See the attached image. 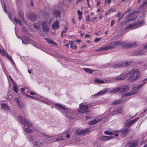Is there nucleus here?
<instances>
[{"label": "nucleus", "mask_w": 147, "mask_h": 147, "mask_svg": "<svg viewBox=\"0 0 147 147\" xmlns=\"http://www.w3.org/2000/svg\"><path fill=\"white\" fill-rule=\"evenodd\" d=\"M128 75L129 76L127 81L129 82H133L136 80L140 76L139 71L137 69H133L130 70L127 73H122L121 75L114 78L111 79L110 78H106L101 80L98 78H95L93 82L96 83H103L108 82H118L119 80H122L126 78Z\"/></svg>", "instance_id": "1"}, {"label": "nucleus", "mask_w": 147, "mask_h": 147, "mask_svg": "<svg viewBox=\"0 0 147 147\" xmlns=\"http://www.w3.org/2000/svg\"><path fill=\"white\" fill-rule=\"evenodd\" d=\"M18 118L20 121L23 125H27V127L25 129L26 132L28 134L31 133L34 129L33 127V125L31 122L25 119L23 117H18Z\"/></svg>", "instance_id": "2"}, {"label": "nucleus", "mask_w": 147, "mask_h": 147, "mask_svg": "<svg viewBox=\"0 0 147 147\" xmlns=\"http://www.w3.org/2000/svg\"><path fill=\"white\" fill-rule=\"evenodd\" d=\"M35 28L37 30L39 29L41 27L44 31L48 32L49 30V28L46 21H42V22H38L34 25Z\"/></svg>", "instance_id": "3"}, {"label": "nucleus", "mask_w": 147, "mask_h": 147, "mask_svg": "<svg viewBox=\"0 0 147 147\" xmlns=\"http://www.w3.org/2000/svg\"><path fill=\"white\" fill-rule=\"evenodd\" d=\"M119 42H113L100 48V51L102 50L107 51L117 48V46L121 45Z\"/></svg>", "instance_id": "4"}, {"label": "nucleus", "mask_w": 147, "mask_h": 147, "mask_svg": "<svg viewBox=\"0 0 147 147\" xmlns=\"http://www.w3.org/2000/svg\"><path fill=\"white\" fill-rule=\"evenodd\" d=\"M55 105L60 109H62L66 111L65 112V113L66 114L65 115L70 118V120L73 119V117L71 116L70 114H71V111L69 109L66 108L65 106L56 103L55 104Z\"/></svg>", "instance_id": "5"}, {"label": "nucleus", "mask_w": 147, "mask_h": 147, "mask_svg": "<svg viewBox=\"0 0 147 147\" xmlns=\"http://www.w3.org/2000/svg\"><path fill=\"white\" fill-rule=\"evenodd\" d=\"M129 90L128 86L126 85H123V86H120L117 88L112 90L110 92V93H116L117 92L120 93L124 92L127 91Z\"/></svg>", "instance_id": "6"}, {"label": "nucleus", "mask_w": 147, "mask_h": 147, "mask_svg": "<svg viewBox=\"0 0 147 147\" xmlns=\"http://www.w3.org/2000/svg\"><path fill=\"white\" fill-rule=\"evenodd\" d=\"M115 42H119L121 44V45H118L117 46V48L119 46H121L122 47L130 48L134 47L136 45V42H131L127 44H126L125 42H120L118 41H115Z\"/></svg>", "instance_id": "7"}, {"label": "nucleus", "mask_w": 147, "mask_h": 147, "mask_svg": "<svg viewBox=\"0 0 147 147\" xmlns=\"http://www.w3.org/2000/svg\"><path fill=\"white\" fill-rule=\"evenodd\" d=\"M144 84V83H143L141 85L139 86L138 87H133L132 89L131 92L125 93L124 94V96H126L135 94L139 90Z\"/></svg>", "instance_id": "8"}, {"label": "nucleus", "mask_w": 147, "mask_h": 147, "mask_svg": "<svg viewBox=\"0 0 147 147\" xmlns=\"http://www.w3.org/2000/svg\"><path fill=\"white\" fill-rule=\"evenodd\" d=\"M144 23L143 20L138 21L135 25L130 24L125 28L126 30L127 28H129L130 29H134L139 27L142 26Z\"/></svg>", "instance_id": "9"}, {"label": "nucleus", "mask_w": 147, "mask_h": 147, "mask_svg": "<svg viewBox=\"0 0 147 147\" xmlns=\"http://www.w3.org/2000/svg\"><path fill=\"white\" fill-rule=\"evenodd\" d=\"M0 53L2 55L7 57L12 64L14 63V61L12 58L9 55L6 51L3 49H2L1 47V46H0Z\"/></svg>", "instance_id": "10"}, {"label": "nucleus", "mask_w": 147, "mask_h": 147, "mask_svg": "<svg viewBox=\"0 0 147 147\" xmlns=\"http://www.w3.org/2000/svg\"><path fill=\"white\" fill-rule=\"evenodd\" d=\"M64 5V4L62 3H59V5L57 7L59 9L58 10L57 9L53 11V14L56 17L60 18L61 14L60 13V10L62 9V7Z\"/></svg>", "instance_id": "11"}, {"label": "nucleus", "mask_w": 147, "mask_h": 147, "mask_svg": "<svg viewBox=\"0 0 147 147\" xmlns=\"http://www.w3.org/2000/svg\"><path fill=\"white\" fill-rule=\"evenodd\" d=\"M88 108V105H85L82 104H80V109L78 110V111L82 113H87L89 111Z\"/></svg>", "instance_id": "12"}, {"label": "nucleus", "mask_w": 147, "mask_h": 147, "mask_svg": "<svg viewBox=\"0 0 147 147\" xmlns=\"http://www.w3.org/2000/svg\"><path fill=\"white\" fill-rule=\"evenodd\" d=\"M139 118L134 119L133 120H131L129 121H126L125 123H124V125L125 127H129L133 123H134Z\"/></svg>", "instance_id": "13"}, {"label": "nucleus", "mask_w": 147, "mask_h": 147, "mask_svg": "<svg viewBox=\"0 0 147 147\" xmlns=\"http://www.w3.org/2000/svg\"><path fill=\"white\" fill-rule=\"evenodd\" d=\"M138 13V12L137 11H134L132 13H131L127 17H126V18H127L129 17L132 16H133L132 17H131L130 18V19H129V21H132L134 20L136 18V16L135 15Z\"/></svg>", "instance_id": "14"}, {"label": "nucleus", "mask_w": 147, "mask_h": 147, "mask_svg": "<svg viewBox=\"0 0 147 147\" xmlns=\"http://www.w3.org/2000/svg\"><path fill=\"white\" fill-rule=\"evenodd\" d=\"M28 18L30 20L34 21L37 20V16L34 13H30L28 15Z\"/></svg>", "instance_id": "15"}, {"label": "nucleus", "mask_w": 147, "mask_h": 147, "mask_svg": "<svg viewBox=\"0 0 147 147\" xmlns=\"http://www.w3.org/2000/svg\"><path fill=\"white\" fill-rule=\"evenodd\" d=\"M138 143V142L137 140H135L133 142H129L126 144H129L128 147H136Z\"/></svg>", "instance_id": "16"}, {"label": "nucleus", "mask_w": 147, "mask_h": 147, "mask_svg": "<svg viewBox=\"0 0 147 147\" xmlns=\"http://www.w3.org/2000/svg\"><path fill=\"white\" fill-rule=\"evenodd\" d=\"M66 133H63L59 135L58 138H56V140L58 141L65 140V136Z\"/></svg>", "instance_id": "17"}, {"label": "nucleus", "mask_w": 147, "mask_h": 147, "mask_svg": "<svg viewBox=\"0 0 147 147\" xmlns=\"http://www.w3.org/2000/svg\"><path fill=\"white\" fill-rule=\"evenodd\" d=\"M147 7V0H144L143 1L142 5L140 6V9L142 10V11L144 9H146Z\"/></svg>", "instance_id": "18"}, {"label": "nucleus", "mask_w": 147, "mask_h": 147, "mask_svg": "<svg viewBox=\"0 0 147 147\" xmlns=\"http://www.w3.org/2000/svg\"><path fill=\"white\" fill-rule=\"evenodd\" d=\"M130 131V129L128 128H125L121 131V133L123 136H125L128 134Z\"/></svg>", "instance_id": "19"}, {"label": "nucleus", "mask_w": 147, "mask_h": 147, "mask_svg": "<svg viewBox=\"0 0 147 147\" xmlns=\"http://www.w3.org/2000/svg\"><path fill=\"white\" fill-rule=\"evenodd\" d=\"M101 120V119H94L93 120H92L88 122V124L90 125H92L95 124H96L99 122Z\"/></svg>", "instance_id": "20"}, {"label": "nucleus", "mask_w": 147, "mask_h": 147, "mask_svg": "<svg viewBox=\"0 0 147 147\" xmlns=\"http://www.w3.org/2000/svg\"><path fill=\"white\" fill-rule=\"evenodd\" d=\"M59 23L58 21L55 22L52 25V28L55 29H57L59 28Z\"/></svg>", "instance_id": "21"}, {"label": "nucleus", "mask_w": 147, "mask_h": 147, "mask_svg": "<svg viewBox=\"0 0 147 147\" xmlns=\"http://www.w3.org/2000/svg\"><path fill=\"white\" fill-rule=\"evenodd\" d=\"M44 136L45 137H46V139H47V142L49 143H51L54 141V140H53V139H54L53 137L49 136L47 135H44Z\"/></svg>", "instance_id": "22"}, {"label": "nucleus", "mask_w": 147, "mask_h": 147, "mask_svg": "<svg viewBox=\"0 0 147 147\" xmlns=\"http://www.w3.org/2000/svg\"><path fill=\"white\" fill-rule=\"evenodd\" d=\"M86 132V131L85 130H83L82 131L77 130L75 134L78 135H81L85 134Z\"/></svg>", "instance_id": "23"}, {"label": "nucleus", "mask_w": 147, "mask_h": 147, "mask_svg": "<svg viewBox=\"0 0 147 147\" xmlns=\"http://www.w3.org/2000/svg\"><path fill=\"white\" fill-rule=\"evenodd\" d=\"M123 64L121 62L117 64H114L113 65V67L114 69H117L123 67Z\"/></svg>", "instance_id": "24"}, {"label": "nucleus", "mask_w": 147, "mask_h": 147, "mask_svg": "<svg viewBox=\"0 0 147 147\" xmlns=\"http://www.w3.org/2000/svg\"><path fill=\"white\" fill-rule=\"evenodd\" d=\"M49 43L56 45L57 43L52 40L47 38H44Z\"/></svg>", "instance_id": "25"}, {"label": "nucleus", "mask_w": 147, "mask_h": 147, "mask_svg": "<svg viewBox=\"0 0 147 147\" xmlns=\"http://www.w3.org/2000/svg\"><path fill=\"white\" fill-rule=\"evenodd\" d=\"M112 138L110 137L107 136H102L100 139V140L101 141H106L109 140H110Z\"/></svg>", "instance_id": "26"}, {"label": "nucleus", "mask_w": 147, "mask_h": 147, "mask_svg": "<svg viewBox=\"0 0 147 147\" xmlns=\"http://www.w3.org/2000/svg\"><path fill=\"white\" fill-rule=\"evenodd\" d=\"M77 13L78 15V19L79 20H81L82 18V15L83 13L82 11H80L79 10H77Z\"/></svg>", "instance_id": "27"}, {"label": "nucleus", "mask_w": 147, "mask_h": 147, "mask_svg": "<svg viewBox=\"0 0 147 147\" xmlns=\"http://www.w3.org/2000/svg\"><path fill=\"white\" fill-rule=\"evenodd\" d=\"M107 91V90L106 89H104L103 90H102L99 92L97 93L94 94V96H96L98 95H102L105 93H106Z\"/></svg>", "instance_id": "28"}, {"label": "nucleus", "mask_w": 147, "mask_h": 147, "mask_svg": "<svg viewBox=\"0 0 147 147\" xmlns=\"http://www.w3.org/2000/svg\"><path fill=\"white\" fill-rule=\"evenodd\" d=\"M121 63L123 64L122 67H124L130 65L131 63V61H128L125 62H121Z\"/></svg>", "instance_id": "29"}, {"label": "nucleus", "mask_w": 147, "mask_h": 147, "mask_svg": "<svg viewBox=\"0 0 147 147\" xmlns=\"http://www.w3.org/2000/svg\"><path fill=\"white\" fill-rule=\"evenodd\" d=\"M33 144L34 147H40L42 145L41 143L38 141L34 142Z\"/></svg>", "instance_id": "30"}, {"label": "nucleus", "mask_w": 147, "mask_h": 147, "mask_svg": "<svg viewBox=\"0 0 147 147\" xmlns=\"http://www.w3.org/2000/svg\"><path fill=\"white\" fill-rule=\"evenodd\" d=\"M115 11V9H110L109 10H107L105 12V15L107 16L109 15L111 12H113L114 11Z\"/></svg>", "instance_id": "31"}, {"label": "nucleus", "mask_w": 147, "mask_h": 147, "mask_svg": "<svg viewBox=\"0 0 147 147\" xmlns=\"http://www.w3.org/2000/svg\"><path fill=\"white\" fill-rule=\"evenodd\" d=\"M144 52L142 50H139V51L136 52L135 54L136 55H142L144 54Z\"/></svg>", "instance_id": "32"}, {"label": "nucleus", "mask_w": 147, "mask_h": 147, "mask_svg": "<svg viewBox=\"0 0 147 147\" xmlns=\"http://www.w3.org/2000/svg\"><path fill=\"white\" fill-rule=\"evenodd\" d=\"M1 108L2 109H3L4 110H7L8 108V107L6 103H3L1 104Z\"/></svg>", "instance_id": "33"}, {"label": "nucleus", "mask_w": 147, "mask_h": 147, "mask_svg": "<svg viewBox=\"0 0 147 147\" xmlns=\"http://www.w3.org/2000/svg\"><path fill=\"white\" fill-rule=\"evenodd\" d=\"M84 70L86 72L90 74H92L93 72V70L92 69L88 68H85L84 69Z\"/></svg>", "instance_id": "34"}, {"label": "nucleus", "mask_w": 147, "mask_h": 147, "mask_svg": "<svg viewBox=\"0 0 147 147\" xmlns=\"http://www.w3.org/2000/svg\"><path fill=\"white\" fill-rule=\"evenodd\" d=\"M14 20L16 23L18 24L20 26H22V24L20 20L16 18L15 17L14 18Z\"/></svg>", "instance_id": "35"}, {"label": "nucleus", "mask_w": 147, "mask_h": 147, "mask_svg": "<svg viewBox=\"0 0 147 147\" xmlns=\"http://www.w3.org/2000/svg\"><path fill=\"white\" fill-rule=\"evenodd\" d=\"M121 102V100H116L113 101V103L114 105H117V104H120Z\"/></svg>", "instance_id": "36"}, {"label": "nucleus", "mask_w": 147, "mask_h": 147, "mask_svg": "<svg viewBox=\"0 0 147 147\" xmlns=\"http://www.w3.org/2000/svg\"><path fill=\"white\" fill-rule=\"evenodd\" d=\"M15 84V85L13 86V91L16 93H17L18 92V88L16 85V83H13Z\"/></svg>", "instance_id": "37"}, {"label": "nucleus", "mask_w": 147, "mask_h": 147, "mask_svg": "<svg viewBox=\"0 0 147 147\" xmlns=\"http://www.w3.org/2000/svg\"><path fill=\"white\" fill-rule=\"evenodd\" d=\"M74 41H70L69 42V44L71 45V47L72 49L76 48L77 47L76 46H75L73 44Z\"/></svg>", "instance_id": "38"}, {"label": "nucleus", "mask_w": 147, "mask_h": 147, "mask_svg": "<svg viewBox=\"0 0 147 147\" xmlns=\"http://www.w3.org/2000/svg\"><path fill=\"white\" fill-rule=\"evenodd\" d=\"M19 18L22 21H24V15L23 14H21L20 13H19Z\"/></svg>", "instance_id": "39"}, {"label": "nucleus", "mask_w": 147, "mask_h": 147, "mask_svg": "<svg viewBox=\"0 0 147 147\" xmlns=\"http://www.w3.org/2000/svg\"><path fill=\"white\" fill-rule=\"evenodd\" d=\"M17 105L18 107L20 108H23L24 107V105L22 103H20V102Z\"/></svg>", "instance_id": "40"}, {"label": "nucleus", "mask_w": 147, "mask_h": 147, "mask_svg": "<svg viewBox=\"0 0 147 147\" xmlns=\"http://www.w3.org/2000/svg\"><path fill=\"white\" fill-rule=\"evenodd\" d=\"M101 39V38H96L93 41L94 42L97 43L100 41Z\"/></svg>", "instance_id": "41"}, {"label": "nucleus", "mask_w": 147, "mask_h": 147, "mask_svg": "<svg viewBox=\"0 0 147 147\" xmlns=\"http://www.w3.org/2000/svg\"><path fill=\"white\" fill-rule=\"evenodd\" d=\"M123 111L122 109L121 108H119L116 111H115V112H116L117 113H121Z\"/></svg>", "instance_id": "42"}, {"label": "nucleus", "mask_w": 147, "mask_h": 147, "mask_svg": "<svg viewBox=\"0 0 147 147\" xmlns=\"http://www.w3.org/2000/svg\"><path fill=\"white\" fill-rule=\"evenodd\" d=\"M105 133L106 135H109L113 134L112 132L108 131H105Z\"/></svg>", "instance_id": "43"}, {"label": "nucleus", "mask_w": 147, "mask_h": 147, "mask_svg": "<svg viewBox=\"0 0 147 147\" xmlns=\"http://www.w3.org/2000/svg\"><path fill=\"white\" fill-rule=\"evenodd\" d=\"M25 96H27L28 97H30V98H36L34 96H32L31 95H28V94H25Z\"/></svg>", "instance_id": "44"}, {"label": "nucleus", "mask_w": 147, "mask_h": 147, "mask_svg": "<svg viewBox=\"0 0 147 147\" xmlns=\"http://www.w3.org/2000/svg\"><path fill=\"white\" fill-rule=\"evenodd\" d=\"M105 3H107L108 4H110L111 2V0H105Z\"/></svg>", "instance_id": "45"}, {"label": "nucleus", "mask_w": 147, "mask_h": 147, "mask_svg": "<svg viewBox=\"0 0 147 147\" xmlns=\"http://www.w3.org/2000/svg\"><path fill=\"white\" fill-rule=\"evenodd\" d=\"M28 139L30 141H32L33 139L32 136H28Z\"/></svg>", "instance_id": "46"}, {"label": "nucleus", "mask_w": 147, "mask_h": 147, "mask_svg": "<svg viewBox=\"0 0 147 147\" xmlns=\"http://www.w3.org/2000/svg\"><path fill=\"white\" fill-rule=\"evenodd\" d=\"M15 101L17 103V104H18V103H19L20 102H19V98H15Z\"/></svg>", "instance_id": "47"}, {"label": "nucleus", "mask_w": 147, "mask_h": 147, "mask_svg": "<svg viewBox=\"0 0 147 147\" xmlns=\"http://www.w3.org/2000/svg\"><path fill=\"white\" fill-rule=\"evenodd\" d=\"M115 24V21L114 20H113L111 21V26H112L113 25H114Z\"/></svg>", "instance_id": "48"}, {"label": "nucleus", "mask_w": 147, "mask_h": 147, "mask_svg": "<svg viewBox=\"0 0 147 147\" xmlns=\"http://www.w3.org/2000/svg\"><path fill=\"white\" fill-rule=\"evenodd\" d=\"M89 16H87L86 18V20L87 21H89Z\"/></svg>", "instance_id": "49"}, {"label": "nucleus", "mask_w": 147, "mask_h": 147, "mask_svg": "<svg viewBox=\"0 0 147 147\" xmlns=\"http://www.w3.org/2000/svg\"><path fill=\"white\" fill-rule=\"evenodd\" d=\"M142 82H144V83H147V78L144 79L142 81Z\"/></svg>", "instance_id": "50"}, {"label": "nucleus", "mask_w": 147, "mask_h": 147, "mask_svg": "<svg viewBox=\"0 0 147 147\" xmlns=\"http://www.w3.org/2000/svg\"><path fill=\"white\" fill-rule=\"evenodd\" d=\"M129 11V9L127 11H126L123 14V15H122V17H121V18H119V21L121 19V18H122V16H123L126 13H127L128 11Z\"/></svg>", "instance_id": "51"}, {"label": "nucleus", "mask_w": 147, "mask_h": 147, "mask_svg": "<svg viewBox=\"0 0 147 147\" xmlns=\"http://www.w3.org/2000/svg\"><path fill=\"white\" fill-rule=\"evenodd\" d=\"M30 94L32 95L36 94V93L34 92H30Z\"/></svg>", "instance_id": "52"}, {"label": "nucleus", "mask_w": 147, "mask_h": 147, "mask_svg": "<svg viewBox=\"0 0 147 147\" xmlns=\"http://www.w3.org/2000/svg\"><path fill=\"white\" fill-rule=\"evenodd\" d=\"M66 32L67 31L66 30L62 31L61 32V36H62L63 33Z\"/></svg>", "instance_id": "53"}, {"label": "nucleus", "mask_w": 147, "mask_h": 147, "mask_svg": "<svg viewBox=\"0 0 147 147\" xmlns=\"http://www.w3.org/2000/svg\"><path fill=\"white\" fill-rule=\"evenodd\" d=\"M100 4L101 3L99 1H98L97 3V6H99Z\"/></svg>", "instance_id": "54"}, {"label": "nucleus", "mask_w": 147, "mask_h": 147, "mask_svg": "<svg viewBox=\"0 0 147 147\" xmlns=\"http://www.w3.org/2000/svg\"><path fill=\"white\" fill-rule=\"evenodd\" d=\"M65 136H66L67 138H68L70 137V135L68 134H67V135L66 134Z\"/></svg>", "instance_id": "55"}, {"label": "nucleus", "mask_w": 147, "mask_h": 147, "mask_svg": "<svg viewBox=\"0 0 147 147\" xmlns=\"http://www.w3.org/2000/svg\"><path fill=\"white\" fill-rule=\"evenodd\" d=\"M85 37L86 38H88L90 37V36L88 34H86L85 36Z\"/></svg>", "instance_id": "56"}, {"label": "nucleus", "mask_w": 147, "mask_h": 147, "mask_svg": "<svg viewBox=\"0 0 147 147\" xmlns=\"http://www.w3.org/2000/svg\"><path fill=\"white\" fill-rule=\"evenodd\" d=\"M147 48V44L144 47L143 49L144 50H146V49Z\"/></svg>", "instance_id": "57"}, {"label": "nucleus", "mask_w": 147, "mask_h": 147, "mask_svg": "<svg viewBox=\"0 0 147 147\" xmlns=\"http://www.w3.org/2000/svg\"><path fill=\"white\" fill-rule=\"evenodd\" d=\"M21 90L22 92H24L25 91V89L24 88H21Z\"/></svg>", "instance_id": "58"}, {"label": "nucleus", "mask_w": 147, "mask_h": 147, "mask_svg": "<svg viewBox=\"0 0 147 147\" xmlns=\"http://www.w3.org/2000/svg\"><path fill=\"white\" fill-rule=\"evenodd\" d=\"M82 0H77L76 2L77 4H78V3L82 1Z\"/></svg>", "instance_id": "59"}, {"label": "nucleus", "mask_w": 147, "mask_h": 147, "mask_svg": "<svg viewBox=\"0 0 147 147\" xmlns=\"http://www.w3.org/2000/svg\"><path fill=\"white\" fill-rule=\"evenodd\" d=\"M30 5L31 6H32L33 5V2L32 1L30 2Z\"/></svg>", "instance_id": "60"}, {"label": "nucleus", "mask_w": 147, "mask_h": 147, "mask_svg": "<svg viewBox=\"0 0 147 147\" xmlns=\"http://www.w3.org/2000/svg\"><path fill=\"white\" fill-rule=\"evenodd\" d=\"M147 113V109H146L142 113Z\"/></svg>", "instance_id": "61"}, {"label": "nucleus", "mask_w": 147, "mask_h": 147, "mask_svg": "<svg viewBox=\"0 0 147 147\" xmlns=\"http://www.w3.org/2000/svg\"><path fill=\"white\" fill-rule=\"evenodd\" d=\"M90 118V117L89 116H88L86 117V118L87 119H89Z\"/></svg>", "instance_id": "62"}, {"label": "nucleus", "mask_w": 147, "mask_h": 147, "mask_svg": "<svg viewBox=\"0 0 147 147\" xmlns=\"http://www.w3.org/2000/svg\"><path fill=\"white\" fill-rule=\"evenodd\" d=\"M65 46L66 47H68L69 46V45L68 44H65Z\"/></svg>", "instance_id": "63"}, {"label": "nucleus", "mask_w": 147, "mask_h": 147, "mask_svg": "<svg viewBox=\"0 0 147 147\" xmlns=\"http://www.w3.org/2000/svg\"><path fill=\"white\" fill-rule=\"evenodd\" d=\"M76 41L78 42H80L81 41L79 40H76Z\"/></svg>", "instance_id": "64"}]
</instances>
